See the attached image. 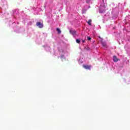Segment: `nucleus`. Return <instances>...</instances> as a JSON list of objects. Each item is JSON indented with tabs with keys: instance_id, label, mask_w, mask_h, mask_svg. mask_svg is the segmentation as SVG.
<instances>
[{
	"instance_id": "0eeeda50",
	"label": "nucleus",
	"mask_w": 130,
	"mask_h": 130,
	"mask_svg": "<svg viewBox=\"0 0 130 130\" xmlns=\"http://www.w3.org/2000/svg\"><path fill=\"white\" fill-rule=\"evenodd\" d=\"M76 42L77 43L80 44L81 43V40L80 39H76Z\"/></svg>"
},
{
	"instance_id": "f257e3e1",
	"label": "nucleus",
	"mask_w": 130,
	"mask_h": 130,
	"mask_svg": "<svg viewBox=\"0 0 130 130\" xmlns=\"http://www.w3.org/2000/svg\"><path fill=\"white\" fill-rule=\"evenodd\" d=\"M36 25L38 27H39V28H43V24L41 23L40 22H37L36 23Z\"/></svg>"
},
{
	"instance_id": "20e7f679",
	"label": "nucleus",
	"mask_w": 130,
	"mask_h": 130,
	"mask_svg": "<svg viewBox=\"0 0 130 130\" xmlns=\"http://www.w3.org/2000/svg\"><path fill=\"white\" fill-rule=\"evenodd\" d=\"M70 33H71V34H72L73 35V36H75V35H76L77 32L76 31V30H70Z\"/></svg>"
},
{
	"instance_id": "9d476101",
	"label": "nucleus",
	"mask_w": 130,
	"mask_h": 130,
	"mask_svg": "<svg viewBox=\"0 0 130 130\" xmlns=\"http://www.w3.org/2000/svg\"><path fill=\"white\" fill-rule=\"evenodd\" d=\"M82 42H83V43H85V40H82Z\"/></svg>"
},
{
	"instance_id": "1a4fd4ad",
	"label": "nucleus",
	"mask_w": 130,
	"mask_h": 130,
	"mask_svg": "<svg viewBox=\"0 0 130 130\" xmlns=\"http://www.w3.org/2000/svg\"><path fill=\"white\" fill-rule=\"evenodd\" d=\"M102 45L104 47L106 46V44H105V43H102Z\"/></svg>"
},
{
	"instance_id": "39448f33",
	"label": "nucleus",
	"mask_w": 130,
	"mask_h": 130,
	"mask_svg": "<svg viewBox=\"0 0 130 130\" xmlns=\"http://www.w3.org/2000/svg\"><path fill=\"white\" fill-rule=\"evenodd\" d=\"M92 22V20L89 19L88 20V21L87 22L88 25H89V26H92V23H91Z\"/></svg>"
},
{
	"instance_id": "423d86ee",
	"label": "nucleus",
	"mask_w": 130,
	"mask_h": 130,
	"mask_svg": "<svg viewBox=\"0 0 130 130\" xmlns=\"http://www.w3.org/2000/svg\"><path fill=\"white\" fill-rule=\"evenodd\" d=\"M56 31H57L58 34H60L61 33V31L60 30V29L58 28H56Z\"/></svg>"
},
{
	"instance_id": "f03ea898",
	"label": "nucleus",
	"mask_w": 130,
	"mask_h": 130,
	"mask_svg": "<svg viewBox=\"0 0 130 130\" xmlns=\"http://www.w3.org/2000/svg\"><path fill=\"white\" fill-rule=\"evenodd\" d=\"M83 67L86 70H90L91 69V65H83Z\"/></svg>"
},
{
	"instance_id": "7ed1b4c3",
	"label": "nucleus",
	"mask_w": 130,
	"mask_h": 130,
	"mask_svg": "<svg viewBox=\"0 0 130 130\" xmlns=\"http://www.w3.org/2000/svg\"><path fill=\"white\" fill-rule=\"evenodd\" d=\"M119 59L117 58V57L116 56H113V61L114 62H117Z\"/></svg>"
},
{
	"instance_id": "6e6552de",
	"label": "nucleus",
	"mask_w": 130,
	"mask_h": 130,
	"mask_svg": "<svg viewBox=\"0 0 130 130\" xmlns=\"http://www.w3.org/2000/svg\"><path fill=\"white\" fill-rule=\"evenodd\" d=\"M91 39H92L90 37H87V40L90 41L91 40Z\"/></svg>"
}]
</instances>
